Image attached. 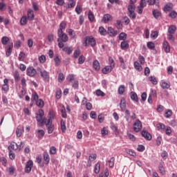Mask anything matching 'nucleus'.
<instances>
[{"mask_svg":"<svg viewBox=\"0 0 177 177\" xmlns=\"http://www.w3.org/2000/svg\"><path fill=\"white\" fill-rule=\"evenodd\" d=\"M175 32H176V26L171 25L169 27L167 30V39L168 41H171V42H174L175 41Z\"/></svg>","mask_w":177,"mask_h":177,"instance_id":"obj_1","label":"nucleus"},{"mask_svg":"<svg viewBox=\"0 0 177 177\" xmlns=\"http://www.w3.org/2000/svg\"><path fill=\"white\" fill-rule=\"evenodd\" d=\"M91 46L92 48H95L96 46V39L93 36H86L84 38V46Z\"/></svg>","mask_w":177,"mask_h":177,"instance_id":"obj_2","label":"nucleus"},{"mask_svg":"<svg viewBox=\"0 0 177 177\" xmlns=\"http://www.w3.org/2000/svg\"><path fill=\"white\" fill-rule=\"evenodd\" d=\"M44 110L39 109L38 113L36 115V120L37 122H41V124H45L47 122L46 119H44Z\"/></svg>","mask_w":177,"mask_h":177,"instance_id":"obj_3","label":"nucleus"},{"mask_svg":"<svg viewBox=\"0 0 177 177\" xmlns=\"http://www.w3.org/2000/svg\"><path fill=\"white\" fill-rule=\"evenodd\" d=\"M40 76L43 79V81L45 82H49L50 80V77L49 76V72L46 71V70H40Z\"/></svg>","mask_w":177,"mask_h":177,"instance_id":"obj_4","label":"nucleus"},{"mask_svg":"<svg viewBox=\"0 0 177 177\" xmlns=\"http://www.w3.org/2000/svg\"><path fill=\"white\" fill-rule=\"evenodd\" d=\"M32 167H34V162L32 161V160H28L26 163L24 169L26 174H30V172H31V170L32 169Z\"/></svg>","mask_w":177,"mask_h":177,"instance_id":"obj_5","label":"nucleus"},{"mask_svg":"<svg viewBox=\"0 0 177 177\" xmlns=\"http://www.w3.org/2000/svg\"><path fill=\"white\" fill-rule=\"evenodd\" d=\"M44 124L47 128L48 133H53L55 131V126L52 124V120L48 119Z\"/></svg>","mask_w":177,"mask_h":177,"instance_id":"obj_6","label":"nucleus"},{"mask_svg":"<svg viewBox=\"0 0 177 177\" xmlns=\"http://www.w3.org/2000/svg\"><path fill=\"white\" fill-rule=\"evenodd\" d=\"M133 129L134 132H140V131H142V122L139 120H136L133 123Z\"/></svg>","mask_w":177,"mask_h":177,"instance_id":"obj_7","label":"nucleus"},{"mask_svg":"<svg viewBox=\"0 0 177 177\" xmlns=\"http://www.w3.org/2000/svg\"><path fill=\"white\" fill-rule=\"evenodd\" d=\"M37 74V70L34 68V67L30 66L28 67L26 69V75H28V77H34Z\"/></svg>","mask_w":177,"mask_h":177,"instance_id":"obj_8","label":"nucleus"},{"mask_svg":"<svg viewBox=\"0 0 177 177\" xmlns=\"http://www.w3.org/2000/svg\"><path fill=\"white\" fill-rule=\"evenodd\" d=\"M162 48L165 53H169V52H171V46H169V43H168L167 40L163 41Z\"/></svg>","mask_w":177,"mask_h":177,"instance_id":"obj_9","label":"nucleus"},{"mask_svg":"<svg viewBox=\"0 0 177 177\" xmlns=\"http://www.w3.org/2000/svg\"><path fill=\"white\" fill-rule=\"evenodd\" d=\"M106 33H108L110 37H114L118 35V30H115L112 27H108Z\"/></svg>","mask_w":177,"mask_h":177,"instance_id":"obj_10","label":"nucleus"},{"mask_svg":"<svg viewBox=\"0 0 177 177\" xmlns=\"http://www.w3.org/2000/svg\"><path fill=\"white\" fill-rule=\"evenodd\" d=\"M57 35L62 42H67L68 41V36L63 32H57Z\"/></svg>","mask_w":177,"mask_h":177,"instance_id":"obj_11","label":"nucleus"},{"mask_svg":"<svg viewBox=\"0 0 177 177\" xmlns=\"http://www.w3.org/2000/svg\"><path fill=\"white\" fill-rule=\"evenodd\" d=\"M113 68H114L113 65H112V66L111 65L106 66L102 68V74H109L111 71H113Z\"/></svg>","mask_w":177,"mask_h":177,"instance_id":"obj_12","label":"nucleus"},{"mask_svg":"<svg viewBox=\"0 0 177 177\" xmlns=\"http://www.w3.org/2000/svg\"><path fill=\"white\" fill-rule=\"evenodd\" d=\"M141 135L142 138H145V139H146L147 140H151V134H150V133H149L147 131L143 130L141 132Z\"/></svg>","mask_w":177,"mask_h":177,"instance_id":"obj_13","label":"nucleus"},{"mask_svg":"<svg viewBox=\"0 0 177 177\" xmlns=\"http://www.w3.org/2000/svg\"><path fill=\"white\" fill-rule=\"evenodd\" d=\"M3 83L2 90L4 91V92H8V91H9V80L6 78L4 79Z\"/></svg>","mask_w":177,"mask_h":177,"instance_id":"obj_14","label":"nucleus"},{"mask_svg":"<svg viewBox=\"0 0 177 177\" xmlns=\"http://www.w3.org/2000/svg\"><path fill=\"white\" fill-rule=\"evenodd\" d=\"M35 135L38 139H42L45 136V131L44 130H37Z\"/></svg>","mask_w":177,"mask_h":177,"instance_id":"obj_15","label":"nucleus"},{"mask_svg":"<svg viewBox=\"0 0 177 177\" xmlns=\"http://www.w3.org/2000/svg\"><path fill=\"white\" fill-rule=\"evenodd\" d=\"M17 149H19V145L15 142H11L8 146L9 151H12V150H17Z\"/></svg>","mask_w":177,"mask_h":177,"instance_id":"obj_16","label":"nucleus"},{"mask_svg":"<svg viewBox=\"0 0 177 177\" xmlns=\"http://www.w3.org/2000/svg\"><path fill=\"white\" fill-rule=\"evenodd\" d=\"M102 20L104 21V23H109V21L113 20V17L110 15V14H106L103 16Z\"/></svg>","mask_w":177,"mask_h":177,"instance_id":"obj_17","label":"nucleus"},{"mask_svg":"<svg viewBox=\"0 0 177 177\" xmlns=\"http://www.w3.org/2000/svg\"><path fill=\"white\" fill-rule=\"evenodd\" d=\"M12 49H13V44H8L6 51V55L7 57H9V56L12 55Z\"/></svg>","mask_w":177,"mask_h":177,"instance_id":"obj_18","label":"nucleus"},{"mask_svg":"<svg viewBox=\"0 0 177 177\" xmlns=\"http://www.w3.org/2000/svg\"><path fill=\"white\" fill-rule=\"evenodd\" d=\"M28 20H30V21H32V20H34V11L31 9H28Z\"/></svg>","mask_w":177,"mask_h":177,"instance_id":"obj_19","label":"nucleus"},{"mask_svg":"<svg viewBox=\"0 0 177 177\" xmlns=\"http://www.w3.org/2000/svg\"><path fill=\"white\" fill-rule=\"evenodd\" d=\"M120 106L122 111H124V110L127 109V101L125 100V98L122 97L121 99Z\"/></svg>","mask_w":177,"mask_h":177,"instance_id":"obj_20","label":"nucleus"},{"mask_svg":"<svg viewBox=\"0 0 177 177\" xmlns=\"http://www.w3.org/2000/svg\"><path fill=\"white\" fill-rule=\"evenodd\" d=\"M62 50L64 52H66L67 55H71V53H73V46L69 47L68 46H64V48H62Z\"/></svg>","mask_w":177,"mask_h":177,"instance_id":"obj_21","label":"nucleus"},{"mask_svg":"<svg viewBox=\"0 0 177 177\" xmlns=\"http://www.w3.org/2000/svg\"><path fill=\"white\" fill-rule=\"evenodd\" d=\"M164 161H162L158 165V171L162 175L165 174V169L164 168Z\"/></svg>","mask_w":177,"mask_h":177,"instance_id":"obj_22","label":"nucleus"},{"mask_svg":"<svg viewBox=\"0 0 177 177\" xmlns=\"http://www.w3.org/2000/svg\"><path fill=\"white\" fill-rule=\"evenodd\" d=\"M60 127H61L62 132L64 133V132L67 131V127H66V120L63 119L60 120Z\"/></svg>","mask_w":177,"mask_h":177,"instance_id":"obj_23","label":"nucleus"},{"mask_svg":"<svg viewBox=\"0 0 177 177\" xmlns=\"http://www.w3.org/2000/svg\"><path fill=\"white\" fill-rule=\"evenodd\" d=\"M93 67L95 70V71H99V70H100V63H99V61H93Z\"/></svg>","mask_w":177,"mask_h":177,"instance_id":"obj_24","label":"nucleus"},{"mask_svg":"<svg viewBox=\"0 0 177 177\" xmlns=\"http://www.w3.org/2000/svg\"><path fill=\"white\" fill-rule=\"evenodd\" d=\"M120 48L122 50H125V49H128V48H129V44H128V41L124 40L121 42Z\"/></svg>","mask_w":177,"mask_h":177,"instance_id":"obj_25","label":"nucleus"},{"mask_svg":"<svg viewBox=\"0 0 177 177\" xmlns=\"http://www.w3.org/2000/svg\"><path fill=\"white\" fill-rule=\"evenodd\" d=\"M77 2L75 0H69L67 3V8L68 9H72V8H74Z\"/></svg>","mask_w":177,"mask_h":177,"instance_id":"obj_26","label":"nucleus"},{"mask_svg":"<svg viewBox=\"0 0 177 177\" xmlns=\"http://www.w3.org/2000/svg\"><path fill=\"white\" fill-rule=\"evenodd\" d=\"M174 8V5L171 3H168L166 4L164 7V11L165 12H170V10H172Z\"/></svg>","mask_w":177,"mask_h":177,"instance_id":"obj_27","label":"nucleus"},{"mask_svg":"<svg viewBox=\"0 0 177 177\" xmlns=\"http://www.w3.org/2000/svg\"><path fill=\"white\" fill-rule=\"evenodd\" d=\"M66 27H67V23L62 21L59 25V29L57 32H63V30H66Z\"/></svg>","mask_w":177,"mask_h":177,"instance_id":"obj_28","label":"nucleus"},{"mask_svg":"<svg viewBox=\"0 0 177 177\" xmlns=\"http://www.w3.org/2000/svg\"><path fill=\"white\" fill-rule=\"evenodd\" d=\"M160 86L162 88V89H169L171 86V84L167 82H162L160 83Z\"/></svg>","mask_w":177,"mask_h":177,"instance_id":"obj_29","label":"nucleus"},{"mask_svg":"<svg viewBox=\"0 0 177 177\" xmlns=\"http://www.w3.org/2000/svg\"><path fill=\"white\" fill-rule=\"evenodd\" d=\"M152 15L155 19H158L161 16V12H160L158 10H153L152 11Z\"/></svg>","mask_w":177,"mask_h":177,"instance_id":"obj_30","label":"nucleus"},{"mask_svg":"<svg viewBox=\"0 0 177 177\" xmlns=\"http://www.w3.org/2000/svg\"><path fill=\"white\" fill-rule=\"evenodd\" d=\"M98 31H99L100 35H104V37L107 35V30H106V29H104V28L103 26H100L99 28Z\"/></svg>","mask_w":177,"mask_h":177,"instance_id":"obj_31","label":"nucleus"},{"mask_svg":"<svg viewBox=\"0 0 177 177\" xmlns=\"http://www.w3.org/2000/svg\"><path fill=\"white\" fill-rule=\"evenodd\" d=\"M127 35L125 32H121L118 36L119 41H125L127 39Z\"/></svg>","mask_w":177,"mask_h":177,"instance_id":"obj_32","label":"nucleus"},{"mask_svg":"<svg viewBox=\"0 0 177 177\" xmlns=\"http://www.w3.org/2000/svg\"><path fill=\"white\" fill-rule=\"evenodd\" d=\"M134 68L137 70V71H142L143 70V68L141 66L140 64L138 62H134Z\"/></svg>","mask_w":177,"mask_h":177,"instance_id":"obj_33","label":"nucleus"},{"mask_svg":"<svg viewBox=\"0 0 177 177\" xmlns=\"http://www.w3.org/2000/svg\"><path fill=\"white\" fill-rule=\"evenodd\" d=\"M164 117L165 118H169V117H172V110L167 109L164 114Z\"/></svg>","mask_w":177,"mask_h":177,"instance_id":"obj_34","label":"nucleus"},{"mask_svg":"<svg viewBox=\"0 0 177 177\" xmlns=\"http://www.w3.org/2000/svg\"><path fill=\"white\" fill-rule=\"evenodd\" d=\"M75 12H76L77 15H81L82 13V6L81 5H77Z\"/></svg>","mask_w":177,"mask_h":177,"instance_id":"obj_35","label":"nucleus"},{"mask_svg":"<svg viewBox=\"0 0 177 177\" xmlns=\"http://www.w3.org/2000/svg\"><path fill=\"white\" fill-rule=\"evenodd\" d=\"M44 160L46 161V164H49V161H50V158H49V154L48 152H44Z\"/></svg>","mask_w":177,"mask_h":177,"instance_id":"obj_36","label":"nucleus"},{"mask_svg":"<svg viewBox=\"0 0 177 177\" xmlns=\"http://www.w3.org/2000/svg\"><path fill=\"white\" fill-rule=\"evenodd\" d=\"M0 163L2 164L3 167H6L8 165V160L5 157L0 156Z\"/></svg>","mask_w":177,"mask_h":177,"instance_id":"obj_37","label":"nucleus"},{"mask_svg":"<svg viewBox=\"0 0 177 177\" xmlns=\"http://www.w3.org/2000/svg\"><path fill=\"white\" fill-rule=\"evenodd\" d=\"M149 80L150 82H151V84H153V85H157V84H158V82L157 81V78L154 76H150L149 77Z\"/></svg>","mask_w":177,"mask_h":177,"instance_id":"obj_38","label":"nucleus"},{"mask_svg":"<svg viewBox=\"0 0 177 177\" xmlns=\"http://www.w3.org/2000/svg\"><path fill=\"white\" fill-rule=\"evenodd\" d=\"M24 59H26V54L24 52H20L18 56V60L19 62H24Z\"/></svg>","mask_w":177,"mask_h":177,"instance_id":"obj_39","label":"nucleus"},{"mask_svg":"<svg viewBox=\"0 0 177 177\" xmlns=\"http://www.w3.org/2000/svg\"><path fill=\"white\" fill-rule=\"evenodd\" d=\"M21 26H26L27 24V16H23L20 19Z\"/></svg>","mask_w":177,"mask_h":177,"instance_id":"obj_40","label":"nucleus"},{"mask_svg":"<svg viewBox=\"0 0 177 177\" xmlns=\"http://www.w3.org/2000/svg\"><path fill=\"white\" fill-rule=\"evenodd\" d=\"M95 174H99L100 172V163L97 162L94 167Z\"/></svg>","mask_w":177,"mask_h":177,"instance_id":"obj_41","label":"nucleus"},{"mask_svg":"<svg viewBox=\"0 0 177 177\" xmlns=\"http://www.w3.org/2000/svg\"><path fill=\"white\" fill-rule=\"evenodd\" d=\"M125 92V86L124 85H120L118 88V93L119 95H124V93Z\"/></svg>","mask_w":177,"mask_h":177,"instance_id":"obj_42","label":"nucleus"},{"mask_svg":"<svg viewBox=\"0 0 177 177\" xmlns=\"http://www.w3.org/2000/svg\"><path fill=\"white\" fill-rule=\"evenodd\" d=\"M131 99L132 100H134V102H138L139 99L138 98V95L135 92H131Z\"/></svg>","mask_w":177,"mask_h":177,"instance_id":"obj_43","label":"nucleus"},{"mask_svg":"<svg viewBox=\"0 0 177 177\" xmlns=\"http://www.w3.org/2000/svg\"><path fill=\"white\" fill-rule=\"evenodd\" d=\"M66 80L68 82H73L75 81V76L73 74H70L67 76Z\"/></svg>","mask_w":177,"mask_h":177,"instance_id":"obj_44","label":"nucleus"},{"mask_svg":"<svg viewBox=\"0 0 177 177\" xmlns=\"http://www.w3.org/2000/svg\"><path fill=\"white\" fill-rule=\"evenodd\" d=\"M81 55V50L80 48H77L73 53V57L75 59H78V56Z\"/></svg>","mask_w":177,"mask_h":177,"instance_id":"obj_45","label":"nucleus"},{"mask_svg":"<svg viewBox=\"0 0 177 177\" xmlns=\"http://www.w3.org/2000/svg\"><path fill=\"white\" fill-rule=\"evenodd\" d=\"M61 113H62V117L63 118H67V113H66V107H64V106H62Z\"/></svg>","mask_w":177,"mask_h":177,"instance_id":"obj_46","label":"nucleus"},{"mask_svg":"<svg viewBox=\"0 0 177 177\" xmlns=\"http://www.w3.org/2000/svg\"><path fill=\"white\" fill-rule=\"evenodd\" d=\"M9 37L5 36L1 38V44L3 45H8V42H9Z\"/></svg>","mask_w":177,"mask_h":177,"instance_id":"obj_47","label":"nucleus"},{"mask_svg":"<svg viewBox=\"0 0 177 177\" xmlns=\"http://www.w3.org/2000/svg\"><path fill=\"white\" fill-rule=\"evenodd\" d=\"M95 95L97 96H101L102 97H103L106 95L104 92L102 91V90H100V89H97L95 91Z\"/></svg>","mask_w":177,"mask_h":177,"instance_id":"obj_48","label":"nucleus"},{"mask_svg":"<svg viewBox=\"0 0 177 177\" xmlns=\"http://www.w3.org/2000/svg\"><path fill=\"white\" fill-rule=\"evenodd\" d=\"M88 17L90 21H93V20H95V15H93L92 11L91 10L88 11Z\"/></svg>","mask_w":177,"mask_h":177,"instance_id":"obj_49","label":"nucleus"},{"mask_svg":"<svg viewBox=\"0 0 177 177\" xmlns=\"http://www.w3.org/2000/svg\"><path fill=\"white\" fill-rule=\"evenodd\" d=\"M36 104L37 107H40V109H42V107H44V101L42 100H37L36 102Z\"/></svg>","mask_w":177,"mask_h":177,"instance_id":"obj_50","label":"nucleus"},{"mask_svg":"<svg viewBox=\"0 0 177 177\" xmlns=\"http://www.w3.org/2000/svg\"><path fill=\"white\" fill-rule=\"evenodd\" d=\"M48 115H49L48 120H51L52 121V120H53V118H55V112H53V110L52 109L49 110Z\"/></svg>","mask_w":177,"mask_h":177,"instance_id":"obj_51","label":"nucleus"},{"mask_svg":"<svg viewBox=\"0 0 177 177\" xmlns=\"http://www.w3.org/2000/svg\"><path fill=\"white\" fill-rule=\"evenodd\" d=\"M147 48H149V49L151 50H154V48H156V46L154 45V43H153V41H149L147 44Z\"/></svg>","mask_w":177,"mask_h":177,"instance_id":"obj_52","label":"nucleus"},{"mask_svg":"<svg viewBox=\"0 0 177 177\" xmlns=\"http://www.w3.org/2000/svg\"><path fill=\"white\" fill-rule=\"evenodd\" d=\"M78 86H79L78 80H75L73 82H72V87H73L74 89H78Z\"/></svg>","mask_w":177,"mask_h":177,"instance_id":"obj_53","label":"nucleus"},{"mask_svg":"<svg viewBox=\"0 0 177 177\" xmlns=\"http://www.w3.org/2000/svg\"><path fill=\"white\" fill-rule=\"evenodd\" d=\"M16 171V168L14 166H11L8 168V174L9 175H15V171Z\"/></svg>","mask_w":177,"mask_h":177,"instance_id":"obj_54","label":"nucleus"},{"mask_svg":"<svg viewBox=\"0 0 177 177\" xmlns=\"http://www.w3.org/2000/svg\"><path fill=\"white\" fill-rule=\"evenodd\" d=\"M84 62H85V57L84 55H80L78 59V64H84Z\"/></svg>","mask_w":177,"mask_h":177,"instance_id":"obj_55","label":"nucleus"},{"mask_svg":"<svg viewBox=\"0 0 177 177\" xmlns=\"http://www.w3.org/2000/svg\"><path fill=\"white\" fill-rule=\"evenodd\" d=\"M127 10H128L129 12H135V6H134V4L129 5L128 7H127Z\"/></svg>","mask_w":177,"mask_h":177,"instance_id":"obj_56","label":"nucleus"},{"mask_svg":"<svg viewBox=\"0 0 177 177\" xmlns=\"http://www.w3.org/2000/svg\"><path fill=\"white\" fill-rule=\"evenodd\" d=\"M39 62L41 64H44L45 62H46V57L44 55H41L40 57H39Z\"/></svg>","mask_w":177,"mask_h":177,"instance_id":"obj_57","label":"nucleus"},{"mask_svg":"<svg viewBox=\"0 0 177 177\" xmlns=\"http://www.w3.org/2000/svg\"><path fill=\"white\" fill-rule=\"evenodd\" d=\"M114 161H115V158H114V157H112L109 160V165L110 168H113V167H114Z\"/></svg>","mask_w":177,"mask_h":177,"instance_id":"obj_58","label":"nucleus"},{"mask_svg":"<svg viewBox=\"0 0 177 177\" xmlns=\"http://www.w3.org/2000/svg\"><path fill=\"white\" fill-rule=\"evenodd\" d=\"M169 17H171V19H176L177 17V12L175 10L171 11L169 15Z\"/></svg>","mask_w":177,"mask_h":177,"instance_id":"obj_59","label":"nucleus"},{"mask_svg":"<svg viewBox=\"0 0 177 177\" xmlns=\"http://www.w3.org/2000/svg\"><path fill=\"white\" fill-rule=\"evenodd\" d=\"M64 81V75L62 73H59L58 75V82H62Z\"/></svg>","mask_w":177,"mask_h":177,"instance_id":"obj_60","label":"nucleus"},{"mask_svg":"<svg viewBox=\"0 0 177 177\" xmlns=\"http://www.w3.org/2000/svg\"><path fill=\"white\" fill-rule=\"evenodd\" d=\"M23 129H19V128H17V130H16V134H17V136L18 138H20V136H21V134L23 133Z\"/></svg>","mask_w":177,"mask_h":177,"instance_id":"obj_61","label":"nucleus"},{"mask_svg":"<svg viewBox=\"0 0 177 177\" xmlns=\"http://www.w3.org/2000/svg\"><path fill=\"white\" fill-rule=\"evenodd\" d=\"M0 10L3 12V10H6V3L4 2H0Z\"/></svg>","mask_w":177,"mask_h":177,"instance_id":"obj_62","label":"nucleus"},{"mask_svg":"<svg viewBox=\"0 0 177 177\" xmlns=\"http://www.w3.org/2000/svg\"><path fill=\"white\" fill-rule=\"evenodd\" d=\"M39 99V96L38 94L37 93V92H34L32 95V98L31 100H35L37 101Z\"/></svg>","mask_w":177,"mask_h":177,"instance_id":"obj_63","label":"nucleus"},{"mask_svg":"<svg viewBox=\"0 0 177 177\" xmlns=\"http://www.w3.org/2000/svg\"><path fill=\"white\" fill-rule=\"evenodd\" d=\"M50 154H56L57 150L56 149V147H51L50 148Z\"/></svg>","mask_w":177,"mask_h":177,"instance_id":"obj_64","label":"nucleus"}]
</instances>
